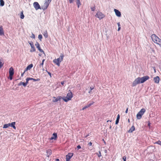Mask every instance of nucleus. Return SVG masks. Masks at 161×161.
I'll return each mask as SVG.
<instances>
[{"instance_id": "58", "label": "nucleus", "mask_w": 161, "mask_h": 161, "mask_svg": "<svg viewBox=\"0 0 161 161\" xmlns=\"http://www.w3.org/2000/svg\"><path fill=\"white\" fill-rule=\"evenodd\" d=\"M111 122V120H108L107 121V122Z\"/></svg>"}, {"instance_id": "53", "label": "nucleus", "mask_w": 161, "mask_h": 161, "mask_svg": "<svg viewBox=\"0 0 161 161\" xmlns=\"http://www.w3.org/2000/svg\"><path fill=\"white\" fill-rule=\"evenodd\" d=\"M120 28H120V27H118V31H119L120 30Z\"/></svg>"}, {"instance_id": "60", "label": "nucleus", "mask_w": 161, "mask_h": 161, "mask_svg": "<svg viewBox=\"0 0 161 161\" xmlns=\"http://www.w3.org/2000/svg\"><path fill=\"white\" fill-rule=\"evenodd\" d=\"M160 70L161 71V64H160Z\"/></svg>"}, {"instance_id": "5", "label": "nucleus", "mask_w": 161, "mask_h": 161, "mask_svg": "<svg viewBox=\"0 0 161 161\" xmlns=\"http://www.w3.org/2000/svg\"><path fill=\"white\" fill-rule=\"evenodd\" d=\"M145 111L146 110L144 108L142 109L136 115L137 119H140Z\"/></svg>"}, {"instance_id": "24", "label": "nucleus", "mask_w": 161, "mask_h": 161, "mask_svg": "<svg viewBox=\"0 0 161 161\" xmlns=\"http://www.w3.org/2000/svg\"><path fill=\"white\" fill-rule=\"evenodd\" d=\"M43 34L45 38H47L48 37V34L47 31H45L44 32Z\"/></svg>"}, {"instance_id": "3", "label": "nucleus", "mask_w": 161, "mask_h": 161, "mask_svg": "<svg viewBox=\"0 0 161 161\" xmlns=\"http://www.w3.org/2000/svg\"><path fill=\"white\" fill-rule=\"evenodd\" d=\"M64 56V55L61 53L60 57L57 59H54L53 62L58 66H59L60 63L63 60Z\"/></svg>"}, {"instance_id": "21", "label": "nucleus", "mask_w": 161, "mask_h": 161, "mask_svg": "<svg viewBox=\"0 0 161 161\" xmlns=\"http://www.w3.org/2000/svg\"><path fill=\"white\" fill-rule=\"evenodd\" d=\"M47 156L49 157L52 154V151L50 150H48L47 152Z\"/></svg>"}, {"instance_id": "14", "label": "nucleus", "mask_w": 161, "mask_h": 161, "mask_svg": "<svg viewBox=\"0 0 161 161\" xmlns=\"http://www.w3.org/2000/svg\"><path fill=\"white\" fill-rule=\"evenodd\" d=\"M57 138V135L56 133H54L53 135L50 138V140H56Z\"/></svg>"}, {"instance_id": "54", "label": "nucleus", "mask_w": 161, "mask_h": 161, "mask_svg": "<svg viewBox=\"0 0 161 161\" xmlns=\"http://www.w3.org/2000/svg\"><path fill=\"white\" fill-rule=\"evenodd\" d=\"M153 68L154 70V72L155 73L156 72V70H155V67H153Z\"/></svg>"}, {"instance_id": "15", "label": "nucleus", "mask_w": 161, "mask_h": 161, "mask_svg": "<svg viewBox=\"0 0 161 161\" xmlns=\"http://www.w3.org/2000/svg\"><path fill=\"white\" fill-rule=\"evenodd\" d=\"M153 80L155 83H158L159 81V78L158 76H156L154 78Z\"/></svg>"}, {"instance_id": "34", "label": "nucleus", "mask_w": 161, "mask_h": 161, "mask_svg": "<svg viewBox=\"0 0 161 161\" xmlns=\"http://www.w3.org/2000/svg\"><path fill=\"white\" fill-rule=\"evenodd\" d=\"M92 145V143L91 142H90L87 145L90 146H91Z\"/></svg>"}, {"instance_id": "27", "label": "nucleus", "mask_w": 161, "mask_h": 161, "mask_svg": "<svg viewBox=\"0 0 161 161\" xmlns=\"http://www.w3.org/2000/svg\"><path fill=\"white\" fill-rule=\"evenodd\" d=\"M0 6H3L4 4V3L3 0H0Z\"/></svg>"}, {"instance_id": "25", "label": "nucleus", "mask_w": 161, "mask_h": 161, "mask_svg": "<svg viewBox=\"0 0 161 161\" xmlns=\"http://www.w3.org/2000/svg\"><path fill=\"white\" fill-rule=\"evenodd\" d=\"M20 17L21 19H23L25 17L24 15L23 14V11H21L20 13Z\"/></svg>"}, {"instance_id": "51", "label": "nucleus", "mask_w": 161, "mask_h": 161, "mask_svg": "<svg viewBox=\"0 0 161 161\" xmlns=\"http://www.w3.org/2000/svg\"><path fill=\"white\" fill-rule=\"evenodd\" d=\"M25 72H26V71H25H25H24V72L23 73H22V74H21V76H23V75H24V74L25 73Z\"/></svg>"}, {"instance_id": "9", "label": "nucleus", "mask_w": 161, "mask_h": 161, "mask_svg": "<svg viewBox=\"0 0 161 161\" xmlns=\"http://www.w3.org/2000/svg\"><path fill=\"white\" fill-rule=\"evenodd\" d=\"M35 46H36V47L38 49V50L40 52H42L43 54H44L45 55V53L44 51L41 48L40 44L38 42H36V43L35 44Z\"/></svg>"}, {"instance_id": "55", "label": "nucleus", "mask_w": 161, "mask_h": 161, "mask_svg": "<svg viewBox=\"0 0 161 161\" xmlns=\"http://www.w3.org/2000/svg\"><path fill=\"white\" fill-rule=\"evenodd\" d=\"M52 0H47V1L48 3H50Z\"/></svg>"}, {"instance_id": "64", "label": "nucleus", "mask_w": 161, "mask_h": 161, "mask_svg": "<svg viewBox=\"0 0 161 161\" xmlns=\"http://www.w3.org/2000/svg\"><path fill=\"white\" fill-rule=\"evenodd\" d=\"M66 161H69V160H67V159H66Z\"/></svg>"}, {"instance_id": "61", "label": "nucleus", "mask_w": 161, "mask_h": 161, "mask_svg": "<svg viewBox=\"0 0 161 161\" xmlns=\"http://www.w3.org/2000/svg\"><path fill=\"white\" fill-rule=\"evenodd\" d=\"M88 149L90 150H92V149L91 148V147H90V148H88Z\"/></svg>"}, {"instance_id": "11", "label": "nucleus", "mask_w": 161, "mask_h": 161, "mask_svg": "<svg viewBox=\"0 0 161 161\" xmlns=\"http://www.w3.org/2000/svg\"><path fill=\"white\" fill-rule=\"evenodd\" d=\"M114 11L116 15L118 17H120L121 16V13L119 10L117 9H114Z\"/></svg>"}, {"instance_id": "49", "label": "nucleus", "mask_w": 161, "mask_h": 161, "mask_svg": "<svg viewBox=\"0 0 161 161\" xmlns=\"http://www.w3.org/2000/svg\"><path fill=\"white\" fill-rule=\"evenodd\" d=\"M119 27L120 26V24L119 22L117 23Z\"/></svg>"}, {"instance_id": "46", "label": "nucleus", "mask_w": 161, "mask_h": 161, "mask_svg": "<svg viewBox=\"0 0 161 161\" xmlns=\"http://www.w3.org/2000/svg\"><path fill=\"white\" fill-rule=\"evenodd\" d=\"M93 89H94V87H90L91 91H92V90Z\"/></svg>"}, {"instance_id": "6", "label": "nucleus", "mask_w": 161, "mask_h": 161, "mask_svg": "<svg viewBox=\"0 0 161 161\" xmlns=\"http://www.w3.org/2000/svg\"><path fill=\"white\" fill-rule=\"evenodd\" d=\"M95 16L98 18L99 19H101L103 18L105 15L102 12L99 11L97 13Z\"/></svg>"}, {"instance_id": "33", "label": "nucleus", "mask_w": 161, "mask_h": 161, "mask_svg": "<svg viewBox=\"0 0 161 161\" xmlns=\"http://www.w3.org/2000/svg\"><path fill=\"white\" fill-rule=\"evenodd\" d=\"M95 9V7L91 8V9L92 11H94Z\"/></svg>"}, {"instance_id": "2", "label": "nucleus", "mask_w": 161, "mask_h": 161, "mask_svg": "<svg viewBox=\"0 0 161 161\" xmlns=\"http://www.w3.org/2000/svg\"><path fill=\"white\" fill-rule=\"evenodd\" d=\"M153 41L155 43L159 45L161 47V39L155 34H153L151 36Z\"/></svg>"}, {"instance_id": "7", "label": "nucleus", "mask_w": 161, "mask_h": 161, "mask_svg": "<svg viewBox=\"0 0 161 161\" xmlns=\"http://www.w3.org/2000/svg\"><path fill=\"white\" fill-rule=\"evenodd\" d=\"M28 43H29L31 47V49L30 50V52H35L36 51L35 48L34 46L33 43L32 42H28Z\"/></svg>"}, {"instance_id": "30", "label": "nucleus", "mask_w": 161, "mask_h": 161, "mask_svg": "<svg viewBox=\"0 0 161 161\" xmlns=\"http://www.w3.org/2000/svg\"><path fill=\"white\" fill-rule=\"evenodd\" d=\"M30 80V79H29V78H27L26 79V82H25V84H26V85H27V84H28V81H29Z\"/></svg>"}, {"instance_id": "23", "label": "nucleus", "mask_w": 161, "mask_h": 161, "mask_svg": "<svg viewBox=\"0 0 161 161\" xmlns=\"http://www.w3.org/2000/svg\"><path fill=\"white\" fill-rule=\"evenodd\" d=\"M10 126V123L5 124L3 125V128H6Z\"/></svg>"}, {"instance_id": "47", "label": "nucleus", "mask_w": 161, "mask_h": 161, "mask_svg": "<svg viewBox=\"0 0 161 161\" xmlns=\"http://www.w3.org/2000/svg\"><path fill=\"white\" fill-rule=\"evenodd\" d=\"M10 79L12 80V76H11L9 75Z\"/></svg>"}, {"instance_id": "35", "label": "nucleus", "mask_w": 161, "mask_h": 161, "mask_svg": "<svg viewBox=\"0 0 161 161\" xmlns=\"http://www.w3.org/2000/svg\"><path fill=\"white\" fill-rule=\"evenodd\" d=\"M3 64L0 61V68H1L3 66Z\"/></svg>"}, {"instance_id": "12", "label": "nucleus", "mask_w": 161, "mask_h": 161, "mask_svg": "<svg viewBox=\"0 0 161 161\" xmlns=\"http://www.w3.org/2000/svg\"><path fill=\"white\" fill-rule=\"evenodd\" d=\"M73 153H69L66 156V159L68 160L69 161L70 159L73 156Z\"/></svg>"}, {"instance_id": "10", "label": "nucleus", "mask_w": 161, "mask_h": 161, "mask_svg": "<svg viewBox=\"0 0 161 161\" xmlns=\"http://www.w3.org/2000/svg\"><path fill=\"white\" fill-rule=\"evenodd\" d=\"M54 99L52 101L53 102H57L58 101L60 100V99H62V97L61 96H58L57 98L53 97Z\"/></svg>"}, {"instance_id": "31", "label": "nucleus", "mask_w": 161, "mask_h": 161, "mask_svg": "<svg viewBox=\"0 0 161 161\" xmlns=\"http://www.w3.org/2000/svg\"><path fill=\"white\" fill-rule=\"evenodd\" d=\"M155 143L161 146V142L160 141H158L156 142Z\"/></svg>"}, {"instance_id": "40", "label": "nucleus", "mask_w": 161, "mask_h": 161, "mask_svg": "<svg viewBox=\"0 0 161 161\" xmlns=\"http://www.w3.org/2000/svg\"><path fill=\"white\" fill-rule=\"evenodd\" d=\"M77 150H79V149L81 148V146L80 145H79L77 146Z\"/></svg>"}, {"instance_id": "13", "label": "nucleus", "mask_w": 161, "mask_h": 161, "mask_svg": "<svg viewBox=\"0 0 161 161\" xmlns=\"http://www.w3.org/2000/svg\"><path fill=\"white\" fill-rule=\"evenodd\" d=\"M9 74L11 76H12L14 74V70L13 68L12 67H11L9 70Z\"/></svg>"}, {"instance_id": "62", "label": "nucleus", "mask_w": 161, "mask_h": 161, "mask_svg": "<svg viewBox=\"0 0 161 161\" xmlns=\"http://www.w3.org/2000/svg\"><path fill=\"white\" fill-rule=\"evenodd\" d=\"M91 90H90V91H89L88 93H90H90H91Z\"/></svg>"}, {"instance_id": "57", "label": "nucleus", "mask_w": 161, "mask_h": 161, "mask_svg": "<svg viewBox=\"0 0 161 161\" xmlns=\"http://www.w3.org/2000/svg\"><path fill=\"white\" fill-rule=\"evenodd\" d=\"M45 61V59H43L42 60V62L44 63V62Z\"/></svg>"}, {"instance_id": "17", "label": "nucleus", "mask_w": 161, "mask_h": 161, "mask_svg": "<svg viewBox=\"0 0 161 161\" xmlns=\"http://www.w3.org/2000/svg\"><path fill=\"white\" fill-rule=\"evenodd\" d=\"M50 3H48L47 1H46L43 5V7L45 9L47 8Z\"/></svg>"}, {"instance_id": "1", "label": "nucleus", "mask_w": 161, "mask_h": 161, "mask_svg": "<svg viewBox=\"0 0 161 161\" xmlns=\"http://www.w3.org/2000/svg\"><path fill=\"white\" fill-rule=\"evenodd\" d=\"M149 77L148 76H145L142 77H138L136 79L132 84V86H135L137 84L142 83L148 80Z\"/></svg>"}, {"instance_id": "37", "label": "nucleus", "mask_w": 161, "mask_h": 161, "mask_svg": "<svg viewBox=\"0 0 161 161\" xmlns=\"http://www.w3.org/2000/svg\"><path fill=\"white\" fill-rule=\"evenodd\" d=\"M126 157L125 156L123 158L124 161H126Z\"/></svg>"}, {"instance_id": "42", "label": "nucleus", "mask_w": 161, "mask_h": 161, "mask_svg": "<svg viewBox=\"0 0 161 161\" xmlns=\"http://www.w3.org/2000/svg\"><path fill=\"white\" fill-rule=\"evenodd\" d=\"M31 37H32L33 38H35V36L34 34H32V36H31Z\"/></svg>"}, {"instance_id": "22", "label": "nucleus", "mask_w": 161, "mask_h": 161, "mask_svg": "<svg viewBox=\"0 0 161 161\" xmlns=\"http://www.w3.org/2000/svg\"><path fill=\"white\" fill-rule=\"evenodd\" d=\"M29 78L30 79V80H33L34 81H39L40 80V79L39 78L35 79L31 78H30V77H29Z\"/></svg>"}, {"instance_id": "41", "label": "nucleus", "mask_w": 161, "mask_h": 161, "mask_svg": "<svg viewBox=\"0 0 161 161\" xmlns=\"http://www.w3.org/2000/svg\"><path fill=\"white\" fill-rule=\"evenodd\" d=\"M119 118H120V116H119V114H118V115H117V119H119Z\"/></svg>"}, {"instance_id": "4", "label": "nucleus", "mask_w": 161, "mask_h": 161, "mask_svg": "<svg viewBox=\"0 0 161 161\" xmlns=\"http://www.w3.org/2000/svg\"><path fill=\"white\" fill-rule=\"evenodd\" d=\"M73 97L72 93L70 91H69L67 96L66 97H62V99L65 102L71 100Z\"/></svg>"}, {"instance_id": "38", "label": "nucleus", "mask_w": 161, "mask_h": 161, "mask_svg": "<svg viewBox=\"0 0 161 161\" xmlns=\"http://www.w3.org/2000/svg\"><path fill=\"white\" fill-rule=\"evenodd\" d=\"M22 85L25 87L26 86H27L25 83L23 82H22Z\"/></svg>"}, {"instance_id": "18", "label": "nucleus", "mask_w": 161, "mask_h": 161, "mask_svg": "<svg viewBox=\"0 0 161 161\" xmlns=\"http://www.w3.org/2000/svg\"><path fill=\"white\" fill-rule=\"evenodd\" d=\"M4 33L3 27L2 26H0V36L4 35Z\"/></svg>"}, {"instance_id": "26", "label": "nucleus", "mask_w": 161, "mask_h": 161, "mask_svg": "<svg viewBox=\"0 0 161 161\" xmlns=\"http://www.w3.org/2000/svg\"><path fill=\"white\" fill-rule=\"evenodd\" d=\"M76 4L77 5L78 8H79L80 5H81V3H80V0L77 1Z\"/></svg>"}, {"instance_id": "45", "label": "nucleus", "mask_w": 161, "mask_h": 161, "mask_svg": "<svg viewBox=\"0 0 161 161\" xmlns=\"http://www.w3.org/2000/svg\"><path fill=\"white\" fill-rule=\"evenodd\" d=\"M64 82H65L64 81H62L61 82V84L62 85H63L64 84Z\"/></svg>"}, {"instance_id": "43", "label": "nucleus", "mask_w": 161, "mask_h": 161, "mask_svg": "<svg viewBox=\"0 0 161 161\" xmlns=\"http://www.w3.org/2000/svg\"><path fill=\"white\" fill-rule=\"evenodd\" d=\"M44 64V63H43V62H42V63H41L40 65V66H42V67H43V65Z\"/></svg>"}, {"instance_id": "48", "label": "nucleus", "mask_w": 161, "mask_h": 161, "mask_svg": "<svg viewBox=\"0 0 161 161\" xmlns=\"http://www.w3.org/2000/svg\"><path fill=\"white\" fill-rule=\"evenodd\" d=\"M22 82H21L19 84V86L21 85H22Z\"/></svg>"}, {"instance_id": "16", "label": "nucleus", "mask_w": 161, "mask_h": 161, "mask_svg": "<svg viewBox=\"0 0 161 161\" xmlns=\"http://www.w3.org/2000/svg\"><path fill=\"white\" fill-rule=\"evenodd\" d=\"M33 65L32 64H31L28 65L25 70V71H26L28 70H30L33 67Z\"/></svg>"}, {"instance_id": "36", "label": "nucleus", "mask_w": 161, "mask_h": 161, "mask_svg": "<svg viewBox=\"0 0 161 161\" xmlns=\"http://www.w3.org/2000/svg\"><path fill=\"white\" fill-rule=\"evenodd\" d=\"M119 120L116 119V122H115V124L117 125L118 124V123L119 122Z\"/></svg>"}, {"instance_id": "59", "label": "nucleus", "mask_w": 161, "mask_h": 161, "mask_svg": "<svg viewBox=\"0 0 161 161\" xmlns=\"http://www.w3.org/2000/svg\"><path fill=\"white\" fill-rule=\"evenodd\" d=\"M55 161H59V160L58 159H57Z\"/></svg>"}, {"instance_id": "39", "label": "nucleus", "mask_w": 161, "mask_h": 161, "mask_svg": "<svg viewBox=\"0 0 161 161\" xmlns=\"http://www.w3.org/2000/svg\"><path fill=\"white\" fill-rule=\"evenodd\" d=\"M74 1V0H69V3H72Z\"/></svg>"}, {"instance_id": "52", "label": "nucleus", "mask_w": 161, "mask_h": 161, "mask_svg": "<svg viewBox=\"0 0 161 161\" xmlns=\"http://www.w3.org/2000/svg\"><path fill=\"white\" fill-rule=\"evenodd\" d=\"M13 127V128L14 129H16V127H15V125H14V126H13V127Z\"/></svg>"}, {"instance_id": "8", "label": "nucleus", "mask_w": 161, "mask_h": 161, "mask_svg": "<svg viewBox=\"0 0 161 161\" xmlns=\"http://www.w3.org/2000/svg\"><path fill=\"white\" fill-rule=\"evenodd\" d=\"M33 6L36 10L41 8L40 5L37 2H35L33 3Z\"/></svg>"}, {"instance_id": "63", "label": "nucleus", "mask_w": 161, "mask_h": 161, "mask_svg": "<svg viewBox=\"0 0 161 161\" xmlns=\"http://www.w3.org/2000/svg\"><path fill=\"white\" fill-rule=\"evenodd\" d=\"M104 152H105V153H106L107 152V150H105L104 151Z\"/></svg>"}, {"instance_id": "20", "label": "nucleus", "mask_w": 161, "mask_h": 161, "mask_svg": "<svg viewBox=\"0 0 161 161\" xmlns=\"http://www.w3.org/2000/svg\"><path fill=\"white\" fill-rule=\"evenodd\" d=\"M135 128L134 126H132L131 127V128L130 129L128 130V132L130 133L132 132L133 131L135 130Z\"/></svg>"}, {"instance_id": "56", "label": "nucleus", "mask_w": 161, "mask_h": 161, "mask_svg": "<svg viewBox=\"0 0 161 161\" xmlns=\"http://www.w3.org/2000/svg\"><path fill=\"white\" fill-rule=\"evenodd\" d=\"M108 125H110V126H109V128L110 129H111V128H112V127H111V125H109V124H108Z\"/></svg>"}, {"instance_id": "29", "label": "nucleus", "mask_w": 161, "mask_h": 161, "mask_svg": "<svg viewBox=\"0 0 161 161\" xmlns=\"http://www.w3.org/2000/svg\"><path fill=\"white\" fill-rule=\"evenodd\" d=\"M38 38L41 41V39L42 38V35L41 34L39 35L38 36Z\"/></svg>"}, {"instance_id": "44", "label": "nucleus", "mask_w": 161, "mask_h": 161, "mask_svg": "<svg viewBox=\"0 0 161 161\" xmlns=\"http://www.w3.org/2000/svg\"><path fill=\"white\" fill-rule=\"evenodd\" d=\"M48 74L50 76V77H51V73L48 72H47Z\"/></svg>"}, {"instance_id": "50", "label": "nucleus", "mask_w": 161, "mask_h": 161, "mask_svg": "<svg viewBox=\"0 0 161 161\" xmlns=\"http://www.w3.org/2000/svg\"><path fill=\"white\" fill-rule=\"evenodd\" d=\"M128 108H127L125 111V113H127L128 111Z\"/></svg>"}, {"instance_id": "32", "label": "nucleus", "mask_w": 161, "mask_h": 161, "mask_svg": "<svg viewBox=\"0 0 161 161\" xmlns=\"http://www.w3.org/2000/svg\"><path fill=\"white\" fill-rule=\"evenodd\" d=\"M97 154L98 155V156L99 157H100L102 156L101 154V152L100 151H99V153H97Z\"/></svg>"}, {"instance_id": "19", "label": "nucleus", "mask_w": 161, "mask_h": 161, "mask_svg": "<svg viewBox=\"0 0 161 161\" xmlns=\"http://www.w3.org/2000/svg\"><path fill=\"white\" fill-rule=\"evenodd\" d=\"M94 103V102H92V103H90L89 104H88L86 106L84 107L82 109V110H84L86 108H88L89 107H90L91 105H92Z\"/></svg>"}, {"instance_id": "28", "label": "nucleus", "mask_w": 161, "mask_h": 161, "mask_svg": "<svg viewBox=\"0 0 161 161\" xmlns=\"http://www.w3.org/2000/svg\"><path fill=\"white\" fill-rule=\"evenodd\" d=\"M15 122H12L11 123H10V126L13 127V126L15 125Z\"/></svg>"}]
</instances>
